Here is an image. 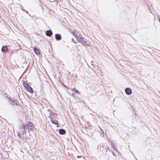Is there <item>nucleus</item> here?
<instances>
[{"label":"nucleus","mask_w":160,"mask_h":160,"mask_svg":"<svg viewBox=\"0 0 160 160\" xmlns=\"http://www.w3.org/2000/svg\"><path fill=\"white\" fill-rule=\"evenodd\" d=\"M73 33L74 36L78 39L79 42L82 44L86 46H89V44L86 43L85 41L84 40V38L81 35H79V34L76 31H74Z\"/></svg>","instance_id":"1"},{"label":"nucleus","mask_w":160,"mask_h":160,"mask_svg":"<svg viewBox=\"0 0 160 160\" xmlns=\"http://www.w3.org/2000/svg\"><path fill=\"white\" fill-rule=\"evenodd\" d=\"M19 130L21 132L23 133L25 130L24 125L23 123H22L19 127Z\"/></svg>","instance_id":"2"},{"label":"nucleus","mask_w":160,"mask_h":160,"mask_svg":"<svg viewBox=\"0 0 160 160\" xmlns=\"http://www.w3.org/2000/svg\"><path fill=\"white\" fill-rule=\"evenodd\" d=\"M125 92L128 95H130L132 93V90L129 88H127L125 89Z\"/></svg>","instance_id":"3"},{"label":"nucleus","mask_w":160,"mask_h":160,"mask_svg":"<svg viewBox=\"0 0 160 160\" xmlns=\"http://www.w3.org/2000/svg\"><path fill=\"white\" fill-rule=\"evenodd\" d=\"M55 38L57 40H59L61 39L60 35L58 34H55Z\"/></svg>","instance_id":"4"},{"label":"nucleus","mask_w":160,"mask_h":160,"mask_svg":"<svg viewBox=\"0 0 160 160\" xmlns=\"http://www.w3.org/2000/svg\"><path fill=\"white\" fill-rule=\"evenodd\" d=\"M52 32L51 30H48L47 31L46 34L47 36L50 37L52 35Z\"/></svg>","instance_id":"5"},{"label":"nucleus","mask_w":160,"mask_h":160,"mask_svg":"<svg viewBox=\"0 0 160 160\" xmlns=\"http://www.w3.org/2000/svg\"><path fill=\"white\" fill-rule=\"evenodd\" d=\"M27 90L31 93H33V90L31 87L29 86L26 88Z\"/></svg>","instance_id":"6"},{"label":"nucleus","mask_w":160,"mask_h":160,"mask_svg":"<svg viewBox=\"0 0 160 160\" xmlns=\"http://www.w3.org/2000/svg\"><path fill=\"white\" fill-rule=\"evenodd\" d=\"M59 132L60 134L64 135L65 134L66 131L63 129H61L59 130Z\"/></svg>","instance_id":"7"},{"label":"nucleus","mask_w":160,"mask_h":160,"mask_svg":"<svg viewBox=\"0 0 160 160\" xmlns=\"http://www.w3.org/2000/svg\"><path fill=\"white\" fill-rule=\"evenodd\" d=\"M9 102L10 103L13 104V103H16L17 101L14 99H11L10 98L9 100Z\"/></svg>","instance_id":"8"},{"label":"nucleus","mask_w":160,"mask_h":160,"mask_svg":"<svg viewBox=\"0 0 160 160\" xmlns=\"http://www.w3.org/2000/svg\"><path fill=\"white\" fill-rule=\"evenodd\" d=\"M51 121L52 123L58 125V122L57 121L53 120L52 118L51 119Z\"/></svg>","instance_id":"9"},{"label":"nucleus","mask_w":160,"mask_h":160,"mask_svg":"<svg viewBox=\"0 0 160 160\" xmlns=\"http://www.w3.org/2000/svg\"><path fill=\"white\" fill-rule=\"evenodd\" d=\"M8 50V48L6 46L2 47L1 50L2 52H6Z\"/></svg>","instance_id":"10"},{"label":"nucleus","mask_w":160,"mask_h":160,"mask_svg":"<svg viewBox=\"0 0 160 160\" xmlns=\"http://www.w3.org/2000/svg\"><path fill=\"white\" fill-rule=\"evenodd\" d=\"M34 51L35 52V53L37 55H39L40 54V52L38 49V48H35L34 49Z\"/></svg>","instance_id":"11"},{"label":"nucleus","mask_w":160,"mask_h":160,"mask_svg":"<svg viewBox=\"0 0 160 160\" xmlns=\"http://www.w3.org/2000/svg\"><path fill=\"white\" fill-rule=\"evenodd\" d=\"M27 125L28 126V128H32L33 124L31 122H28Z\"/></svg>","instance_id":"12"},{"label":"nucleus","mask_w":160,"mask_h":160,"mask_svg":"<svg viewBox=\"0 0 160 160\" xmlns=\"http://www.w3.org/2000/svg\"><path fill=\"white\" fill-rule=\"evenodd\" d=\"M23 85L24 87L26 88L28 87V86H29L28 85V84L25 82H23Z\"/></svg>","instance_id":"13"},{"label":"nucleus","mask_w":160,"mask_h":160,"mask_svg":"<svg viewBox=\"0 0 160 160\" xmlns=\"http://www.w3.org/2000/svg\"><path fill=\"white\" fill-rule=\"evenodd\" d=\"M100 129H101V128H100ZM101 131L100 132L101 136L102 137H104V134L102 130L101 129Z\"/></svg>","instance_id":"14"},{"label":"nucleus","mask_w":160,"mask_h":160,"mask_svg":"<svg viewBox=\"0 0 160 160\" xmlns=\"http://www.w3.org/2000/svg\"><path fill=\"white\" fill-rule=\"evenodd\" d=\"M72 90H73L74 91H75L77 93H79V91L77 90H76L75 88H73V89H72Z\"/></svg>","instance_id":"15"},{"label":"nucleus","mask_w":160,"mask_h":160,"mask_svg":"<svg viewBox=\"0 0 160 160\" xmlns=\"http://www.w3.org/2000/svg\"><path fill=\"white\" fill-rule=\"evenodd\" d=\"M32 128H28L29 130L32 131Z\"/></svg>","instance_id":"16"}]
</instances>
